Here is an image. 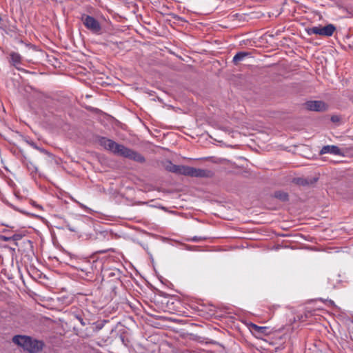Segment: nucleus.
I'll return each mask as SVG.
<instances>
[{"label": "nucleus", "mask_w": 353, "mask_h": 353, "mask_svg": "<svg viewBox=\"0 0 353 353\" xmlns=\"http://www.w3.org/2000/svg\"><path fill=\"white\" fill-rule=\"evenodd\" d=\"M27 142H28V143L29 145H30L32 148H35V149H37V150H39V151H40V152H41L46 153V151L44 149H43V148H41L38 147V146L35 144V143H34L33 141H27Z\"/></svg>", "instance_id": "16"}, {"label": "nucleus", "mask_w": 353, "mask_h": 353, "mask_svg": "<svg viewBox=\"0 0 353 353\" xmlns=\"http://www.w3.org/2000/svg\"><path fill=\"white\" fill-rule=\"evenodd\" d=\"M335 30L336 27L331 23L327 24L325 26H318L305 29V31L308 35L318 34L323 37H331Z\"/></svg>", "instance_id": "3"}, {"label": "nucleus", "mask_w": 353, "mask_h": 353, "mask_svg": "<svg viewBox=\"0 0 353 353\" xmlns=\"http://www.w3.org/2000/svg\"><path fill=\"white\" fill-rule=\"evenodd\" d=\"M332 121H336V119H334V117L332 118Z\"/></svg>", "instance_id": "23"}, {"label": "nucleus", "mask_w": 353, "mask_h": 353, "mask_svg": "<svg viewBox=\"0 0 353 353\" xmlns=\"http://www.w3.org/2000/svg\"><path fill=\"white\" fill-rule=\"evenodd\" d=\"M207 238L206 237H202V236H193L192 239H191V241H193V242H199V241H203V240H205Z\"/></svg>", "instance_id": "18"}, {"label": "nucleus", "mask_w": 353, "mask_h": 353, "mask_svg": "<svg viewBox=\"0 0 353 353\" xmlns=\"http://www.w3.org/2000/svg\"><path fill=\"white\" fill-rule=\"evenodd\" d=\"M332 154L334 155H340L342 154L341 149L336 145H325L320 150V154Z\"/></svg>", "instance_id": "7"}, {"label": "nucleus", "mask_w": 353, "mask_h": 353, "mask_svg": "<svg viewBox=\"0 0 353 353\" xmlns=\"http://www.w3.org/2000/svg\"><path fill=\"white\" fill-rule=\"evenodd\" d=\"M10 63L18 70H21L23 72H26L24 69H22L17 66L18 64H19L21 61V55L17 53L12 52L10 54Z\"/></svg>", "instance_id": "8"}, {"label": "nucleus", "mask_w": 353, "mask_h": 353, "mask_svg": "<svg viewBox=\"0 0 353 353\" xmlns=\"http://www.w3.org/2000/svg\"><path fill=\"white\" fill-rule=\"evenodd\" d=\"M1 239L6 242L10 241H12V236H1Z\"/></svg>", "instance_id": "19"}, {"label": "nucleus", "mask_w": 353, "mask_h": 353, "mask_svg": "<svg viewBox=\"0 0 353 353\" xmlns=\"http://www.w3.org/2000/svg\"><path fill=\"white\" fill-rule=\"evenodd\" d=\"M294 181L295 183L300 185H307L309 184H312L313 183L311 179H305L302 177L295 178L294 179Z\"/></svg>", "instance_id": "14"}, {"label": "nucleus", "mask_w": 353, "mask_h": 353, "mask_svg": "<svg viewBox=\"0 0 353 353\" xmlns=\"http://www.w3.org/2000/svg\"><path fill=\"white\" fill-rule=\"evenodd\" d=\"M99 143L104 149L114 154L129 159L134 161L143 163L145 161V157L139 152L118 143L112 139L101 137L99 139Z\"/></svg>", "instance_id": "1"}, {"label": "nucleus", "mask_w": 353, "mask_h": 353, "mask_svg": "<svg viewBox=\"0 0 353 353\" xmlns=\"http://www.w3.org/2000/svg\"><path fill=\"white\" fill-rule=\"evenodd\" d=\"M12 342L21 347L24 351L28 353H39L42 351L45 346L43 341L26 335H16L13 336Z\"/></svg>", "instance_id": "2"}, {"label": "nucleus", "mask_w": 353, "mask_h": 353, "mask_svg": "<svg viewBox=\"0 0 353 353\" xmlns=\"http://www.w3.org/2000/svg\"><path fill=\"white\" fill-rule=\"evenodd\" d=\"M78 319H79V321H80V323H81V324L82 325H85V323L83 322V321L82 318H81V317H78Z\"/></svg>", "instance_id": "20"}, {"label": "nucleus", "mask_w": 353, "mask_h": 353, "mask_svg": "<svg viewBox=\"0 0 353 353\" xmlns=\"http://www.w3.org/2000/svg\"><path fill=\"white\" fill-rule=\"evenodd\" d=\"M163 165L164 168L168 172H172L174 174H176L177 172L178 165L173 164L172 163V161H170L169 160H166V161H163Z\"/></svg>", "instance_id": "11"}, {"label": "nucleus", "mask_w": 353, "mask_h": 353, "mask_svg": "<svg viewBox=\"0 0 353 353\" xmlns=\"http://www.w3.org/2000/svg\"><path fill=\"white\" fill-rule=\"evenodd\" d=\"M81 19L85 27L90 32L96 34H101V26L95 18L84 14L81 16Z\"/></svg>", "instance_id": "4"}, {"label": "nucleus", "mask_w": 353, "mask_h": 353, "mask_svg": "<svg viewBox=\"0 0 353 353\" xmlns=\"http://www.w3.org/2000/svg\"><path fill=\"white\" fill-rule=\"evenodd\" d=\"M14 210H17V211H19V212H21V210H18L16 207H14V205H11V204H9Z\"/></svg>", "instance_id": "21"}, {"label": "nucleus", "mask_w": 353, "mask_h": 353, "mask_svg": "<svg viewBox=\"0 0 353 353\" xmlns=\"http://www.w3.org/2000/svg\"><path fill=\"white\" fill-rule=\"evenodd\" d=\"M250 54V52H239L233 57L232 62L234 65H236L245 57H249Z\"/></svg>", "instance_id": "10"}, {"label": "nucleus", "mask_w": 353, "mask_h": 353, "mask_svg": "<svg viewBox=\"0 0 353 353\" xmlns=\"http://www.w3.org/2000/svg\"><path fill=\"white\" fill-rule=\"evenodd\" d=\"M304 108L310 111L323 112L327 110V105L322 101H308L304 104Z\"/></svg>", "instance_id": "5"}, {"label": "nucleus", "mask_w": 353, "mask_h": 353, "mask_svg": "<svg viewBox=\"0 0 353 353\" xmlns=\"http://www.w3.org/2000/svg\"><path fill=\"white\" fill-rule=\"evenodd\" d=\"M31 169H32V172H33L34 170H37V168H36L34 166H33V168H31Z\"/></svg>", "instance_id": "22"}, {"label": "nucleus", "mask_w": 353, "mask_h": 353, "mask_svg": "<svg viewBox=\"0 0 353 353\" xmlns=\"http://www.w3.org/2000/svg\"><path fill=\"white\" fill-rule=\"evenodd\" d=\"M192 167L187 165H178L176 174L191 176Z\"/></svg>", "instance_id": "9"}, {"label": "nucleus", "mask_w": 353, "mask_h": 353, "mask_svg": "<svg viewBox=\"0 0 353 353\" xmlns=\"http://www.w3.org/2000/svg\"><path fill=\"white\" fill-rule=\"evenodd\" d=\"M273 196L281 201H287L289 199L288 194L281 190L274 192Z\"/></svg>", "instance_id": "13"}, {"label": "nucleus", "mask_w": 353, "mask_h": 353, "mask_svg": "<svg viewBox=\"0 0 353 353\" xmlns=\"http://www.w3.org/2000/svg\"><path fill=\"white\" fill-rule=\"evenodd\" d=\"M23 236L20 234H15L12 236V241H18L22 239Z\"/></svg>", "instance_id": "17"}, {"label": "nucleus", "mask_w": 353, "mask_h": 353, "mask_svg": "<svg viewBox=\"0 0 353 353\" xmlns=\"http://www.w3.org/2000/svg\"><path fill=\"white\" fill-rule=\"evenodd\" d=\"M332 121H336V119H334V117L332 118Z\"/></svg>", "instance_id": "24"}, {"label": "nucleus", "mask_w": 353, "mask_h": 353, "mask_svg": "<svg viewBox=\"0 0 353 353\" xmlns=\"http://www.w3.org/2000/svg\"><path fill=\"white\" fill-rule=\"evenodd\" d=\"M57 301L62 305H69L72 303L73 297L68 295H61L57 297Z\"/></svg>", "instance_id": "12"}, {"label": "nucleus", "mask_w": 353, "mask_h": 353, "mask_svg": "<svg viewBox=\"0 0 353 353\" xmlns=\"http://www.w3.org/2000/svg\"><path fill=\"white\" fill-rule=\"evenodd\" d=\"M252 327L256 332L259 333H264L265 330H266V327H261L258 326L255 324H252Z\"/></svg>", "instance_id": "15"}, {"label": "nucleus", "mask_w": 353, "mask_h": 353, "mask_svg": "<svg viewBox=\"0 0 353 353\" xmlns=\"http://www.w3.org/2000/svg\"><path fill=\"white\" fill-rule=\"evenodd\" d=\"M213 172L210 170L192 168L191 176L199 178H211L213 176Z\"/></svg>", "instance_id": "6"}]
</instances>
